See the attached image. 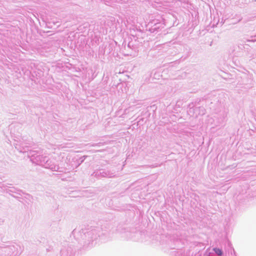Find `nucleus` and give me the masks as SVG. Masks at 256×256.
Returning a JSON list of instances; mask_svg holds the SVG:
<instances>
[{
  "instance_id": "f257e3e1",
  "label": "nucleus",
  "mask_w": 256,
  "mask_h": 256,
  "mask_svg": "<svg viewBox=\"0 0 256 256\" xmlns=\"http://www.w3.org/2000/svg\"><path fill=\"white\" fill-rule=\"evenodd\" d=\"M214 250L215 251L216 253L218 255H220L222 254V251L218 248H214Z\"/></svg>"
}]
</instances>
